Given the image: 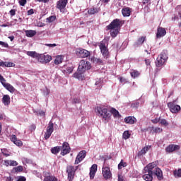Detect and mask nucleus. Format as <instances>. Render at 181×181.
Returning a JSON list of instances; mask_svg holds the SVG:
<instances>
[{
  "label": "nucleus",
  "mask_w": 181,
  "mask_h": 181,
  "mask_svg": "<svg viewBox=\"0 0 181 181\" xmlns=\"http://www.w3.org/2000/svg\"><path fill=\"white\" fill-rule=\"evenodd\" d=\"M27 55L33 59H36L37 62L42 63V64H47V63L52 62V56L49 54L45 55L43 54H38L35 51H28Z\"/></svg>",
  "instance_id": "f257e3e1"
},
{
  "label": "nucleus",
  "mask_w": 181,
  "mask_h": 181,
  "mask_svg": "<svg viewBox=\"0 0 181 181\" xmlns=\"http://www.w3.org/2000/svg\"><path fill=\"white\" fill-rule=\"evenodd\" d=\"M108 40H110L109 37H105L99 44V49L104 59H108V57H110V51L107 47Z\"/></svg>",
  "instance_id": "f03ea898"
},
{
  "label": "nucleus",
  "mask_w": 181,
  "mask_h": 181,
  "mask_svg": "<svg viewBox=\"0 0 181 181\" xmlns=\"http://www.w3.org/2000/svg\"><path fill=\"white\" fill-rule=\"evenodd\" d=\"M96 114L101 117L105 121H110L111 118V113L108 112V110L103 107H97L95 109Z\"/></svg>",
  "instance_id": "7ed1b4c3"
},
{
  "label": "nucleus",
  "mask_w": 181,
  "mask_h": 181,
  "mask_svg": "<svg viewBox=\"0 0 181 181\" xmlns=\"http://www.w3.org/2000/svg\"><path fill=\"white\" fill-rule=\"evenodd\" d=\"M77 169H78V165L76 167L73 165H68L66 167L67 179L69 181L74 180V176H76Z\"/></svg>",
  "instance_id": "20e7f679"
},
{
  "label": "nucleus",
  "mask_w": 181,
  "mask_h": 181,
  "mask_svg": "<svg viewBox=\"0 0 181 181\" xmlns=\"http://www.w3.org/2000/svg\"><path fill=\"white\" fill-rule=\"evenodd\" d=\"M124 25V21H121L118 18L114 19L110 25L107 26V30H111L112 29H121V26Z\"/></svg>",
  "instance_id": "39448f33"
},
{
  "label": "nucleus",
  "mask_w": 181,
  "mask_h": 181,
  "mask_svg": "<svg viewBox=\"0 0 181 181\" xmlns=\"http://www.w3.org/2000/svg\"><path fill=\"white\" fill-rule=\"evenodd\" d=\"M168 59V51H163L157 58V67H162Z\"/></svg>",
  "instance_id": "423d86ee"
},
{
  "label": "nucleus",
  "mask_w": 181,
  "mask_h": 181,
  "mask_svg": "<svg viewBox=\"0 0 181 181\" xmlns=\"http://www.w3.org/2000/svg\"><path fill=\"white\" fill-rule=\"evenodd\" d=\"M79 71L86 72L87 70H90L91 69V64L88 61H86L82 59L79 62V66L78 67Z\"/></svg>",
  "instance_id": "0eeeda50"
},
{
  "label": "nucleus",
  "mask_w": 181,
  "mask_h": 181,
  "mask_svg": "<svg viewBox=\"0 0 181 181\" xmlns=\"http://www.w3.org/2000/svg\"><path fill=\"white\" fill-rule=\"evenodd\" d=\"M54 131V124H53V122L50 121L48 124V126L47 127V129L45 132V134L44 135V138L46 141L52 136V134H53V132Z\"/></svg>",
  "instance_id": "6e6552de"
},
{
  "label": "nucleus",
  "mask_w": 181,
  "mask_h": 181,
  "mask_svg": "<svg viewBox=\"0 0 181 181\" xmlns=\"http://www.w3.org/2000/svg\"><path fill=\"white\" fill-rule=\"evenodd\" d=\"M67 4H69V0H59L57 2L56 8L59 9L62 13H64Z\"/></svg>",
  "instance_id": "1a4fd4ad"
},
{
  "label": "nucleus",
  "mask_w": 181,
  "mask_h": 181,
  "mask_svg": "<svg viewBox=\"0 0 181 181\" xmlns=\"http://www.w3.org/2000/svg\"><path fill=\"white\" fill-rule=\"evenodd\" d=\"M90 53L88 50L79 48L76 50V55L78 57H81V59H84L86 57H89Z\"/></svg>",
  "instance_id": "9d476101"
},
{
  "label": "nucleus",
  "mask_w": 181,
  "mask_h": 181,
  "mask_svg": "<svg viewBox=\"0 0 181 181\" xmlns=\"http://www.w3.org/2000/svg\"><path fill=\"white\" fill-rule=\"evenodd\" d=\"M156 168H158L156 166V163L153 162L144 167V170L146 173H152L153 175V172H155V169H156Z\"/></svg>",
  "instance_id": "9b49d317"
},
{
  "label": "nucleus",
  "mask_w": 181,
  "mask_h": 181,
  "mask_svg": "<svg viewBox=\"0 0 181 181\" xmlns=\"http://www.w3.org/2000/svg\"><path fill=\"white\" fill-rule=\"evenodd\" d=\"M61 149H62L61 155L62 156L67 155V153H70V151H71V148H70V145L67 142L63 143L62 146L61 147Z\"/></svg>",
  "instance_id": "f8f14e48"
},
{
  "label": "nucleus",
  "mask_w": 181,
  "mask_h": 181,
  "mask_svg": "<svg viewBox=\"0 0 181 181\" xmlns=\"http://www.w3.org/2000/svg\"><path fill=\"white\" fill-rule=\"evenodd\" d=\"M168 107L170 108V111H171L173 114H176L181 110V107L179 105H175V103L172 102L168 103Z\"/></svg>",
  "instance_id": "ddd939ff"
},
{
  "label": "nucleus",
  "mask_w": 181,
  "mask_h": 181,
  "mask_svg": "<svg viewBox=\"0 0 181 181\" xmlns=\"http://www.w3.org/2000/svg\"><path fill=\"white\" fill-rule=\"evenodd\" d=\"M102 173L103 177L106 179V180L112 177V174L111 173V170L110 169V167H103Z\"/></svg>",
  "instance_id": "4468645a"
},
{
  "label": "nucleus",
  "mask_w": 181,
  "mask_h": 181,
  "mask_svg": "<svg viewBox=\"0 0 181 181\" xmlns=\"http://www.w3.org/2000/svg\"><path fill=\"white\" fill-rule=\"evenodd\" d=\"M86 155L87 153H86V151H80L75 159L74 165H78L80 162H82L84 160V158H86Z\"/></svg>",
  "instance_id": "2eb2a0df"
},
{
  "label": "nucleus",
  "mask_w": 181,
  "mask_h": 181,
  "mask_svg": "<svg viewBox=\"0 0 181 181\" xmlns=\"http://www.w3.org/2000/svg\"><path fill=\"white\" fill-rule=\"evenodd\" d=\"M153 175L156 176L158 180H163V173L159 167L155 168Z\"/></svg>",
  "instance_id": "dca6fc26"
},
{
  "label": "nucleus",
  "mask_w": 181,
  "mask_h": 181,
  "mask_svg": "<svg viewBox=\"0 0 181 181\" xmlns=\"http://www.w3.org/2000/svg\"><path fill=\"white\" fill-rule=\"evenodd\" d=\"M166 35V30L162 27H158L156 37L157 39H160V37H163V36Z\"/></svg>",
  "instance_id": "f3484780"
},
{
  "label": "nucleus",
  "mask_w": 181,
  "mask_h": 181,
  "mask_svg": "<svg viewBox=\"0 0 181 181\" xmlns=\"http://www.w3.org/2000/svg\"><path fill=\"white\" fill-rule=\"evenodd\" d=\"M84 73L83 71H81L78 68L77 71L74 74L73 77L78 78V80H84Z\"/></svg>",
  "instance_id": "a211bd4d"
},
{
  "label": "nucleus",
  "mask_w": 181,
  "mask_h": 181,
  "mask_svg": "<svg viewBox=\"0 0 181 181\" xmlns=\"http://www.w3.org/2000/svg\"><path fill=\"white\" fill-rule=\"evenodd\" d=\"M43 181H59V179H57L56 176L52 175L50 173H47Z\"/></svg>",
  "instance_id": "6ab92c4d"
},
{
  "label": "nucleus",
  "mask_w": 181,
  "mask_h": 181,
  "mask_svg": "<svg viewBox=\"0 0 181 181\" xmlns=\"http://www.w3.org/2000/svg\"><path fill=\"white\" fill-rule=\"evenodd\" d=\"M180 149V146L179 145H175V144H170L166 148V152H175V151H179Z\"/></svg>",
  "instance_id": "aec40b11"
},
{
  "label": "nucleus",
  "mask_w": 181,
  "mask_h": 181,
  "mask_svg": "<svg viewBox=\"0 0 181 181\" xmlns=\"http://www.w3.org/2000/svg\"><path fill=\"white\" fill-rule=\"evenodd\" d=\"M11 142H13V144H15V145H16L17 146H22V145H23L22 141L18 139V137H16V135L15 134L11 135Z\"/></svg>",
  "instance_id": "412c9836"
},
{
  "label": "nucleus",
  "mask_w": 181,
  "mask_h": 181,
  "mask_svg": "<svg viewBox=\"0 0 181 181\" xmlns=\"http://www.w3.org/2000/svg\"><path fill=\"white\" fill-rule=\"evenodd\" d=\"M97 164H93L90 168V179H94V177L95 176V173H97Z\"/></svg>",
  "instance_id": "4be33fe9"
},
{
  "label": "nucleus",
  "mask_w": 181,
  "mask_h": 181,
  "mask_svg": "<svg viewBox=\"0 0 181 181\" xmlns=\"http://www.w3.org/2000/svg\"><path fill=\"white\" fill-rule=\"evenodd\" d=\"M124 122L126 124H129V125H132L136 122V118L134 116H128L124 118Z\"/></svg>",
  "instance_id": "5701e85b"
},
{
  "label": "nucleus",
  "mask_w": 181,
  "mask_h": 181,
  "mask_svg": "<svg viewBox=\"0 0 181 181\" xmlns=\"http://www.w3.org/2000/svg\"><path fill=\"white\" fill-rule=\"evenodd\" d=\"M142 178L146 181H152L153 180V174L144 171V175L142 176Z\"/></svg>",
  "instance_id": "b1692460"
},
{
  "label": "nucleus",
  "mask_w": 181,
  "mask_h": 181,
  "mask_svg": "<svg viewBox=\"0 0 181 181\" xmlns=\"http://www.w3.org/2000/svg\"><path fill=\"white\" fill-rule=\"evenodd\" d=\"M25 33V36H27V37H33L35 36H36L37 32L35 30H24Z\"/></svg>",
  "instance_id": "393cba45"
},
{
  "label": "nucleus",
  "mask_w": 181,
  "mask_h": 181,
  "mask_svg": "<svg viewBox=\"0 0 181 181\" xmlns=\"http://www.w3.org/2000/svg\"><path fill=\"white\" fill-rule=\"evenodd\" d=\"M100 11H101L100 7L93 6L88 10V15H95V13H98Z\"/></svg>",
  "instance_id": "a878e982"
},
{
  "label": "nucleus",
  "mask_w": 181,
  "mask_h": 181,
  "mask_svg": "<svg viewBox=\"0 0 181 181\" xmlns=\"http://www.w3.org/2000/svg\"><path fill=\"white\" fill-rule=\"evenodd\" d=\"M3 86L6 90H8V91H9L10 93H15L16 91L15 88L12 85H11V83L5 82L4 83H3Z\"/></svg>",
  "instance_id": "bb28decb"
},
{
  "label": "nucleus",
  "mask_w": 181,
  "mask_h": 181,
  "mask_svg": "<svg viewBox=\"0 0 181 181\" xmlns=\"http://www.w3.org/2000/svg\"><path fill=\"white\" fill-rule=\"evenodd\" d=\"M151 149V146H146L140 151L138 152L137 156H142L145 155Z\"/></svg>",
  "instance_id": "cd10ccee"
},
{
  "label": "nucleus",
  "mask_w": 181,
  "mask_h": 181,
  "mask_svg": "<svg viewBox=\"0 0 181 181\" xmlns=\"http://www.w3.org/2000/svg\"><path fill=\"white\" fill-rule=\"evenodd\" d=\"M2 103L4 105H9L11 104V97H9V95H4L3 96Z\"/></svg>",
  "instance_id": "c85d7f7f"
},
{
  "label": "nucleus",
  "mask_w": 181,
  "mask_h": 181,
  "mask_svg": "<svg viewBox=\"0 0 181 181\" xmlns=\"http://www.w3.org/2000/svg\"><path fill=\"white\" fill-rule=\"evenodd\" d=\"M122 13L123 16H131V9L129 7L123 8L122 9Z\"/></svg>",
  "instance_id": "c756f323"
},
{
  "label": "nucleus",
  "mask_w": 181,
  "mask_h": 181,
  "mask_svg": "<svg viewBox=\"0 0 181 181\" xmlns=\"http://www.w3.org/2000/svg\"><path fill=\"white\" fill-rule=\"evenodd\" d=\"M118 33H119V29L118 28H112L110 30V36L112 37H117Z\"/></svg>",
  "instance_id": "7c9ffc66"
},
{
  "label": "nucleus",
  "mask_w": 181,
  "mask_h": 181,
  "mask_svg": "<svg viewBox=\"0 0 181 181\" xmlns=\"http://www.w3.org/2000/svg\"><path fill=\"white\" fill-rule=\"evenodd\" d=\"M54 64L58 65V64H62L63 63V57L61 55L57 56L54 61Z\"/></svg>",
  "instance_id": "2f4dec72"
},
{
  "label": "nucleus",
  "mask_w": 181,
  "mask_h": 181,
  "mask_svg": "<svg viewBox=\"0 0 181 181\" xmlns=\"http://www.w3.org/2000/svg\"><path fill=\"white\" fill-rule=\"evenodd\" d=\"M130 74L133 78H136V77H139V76H141V72L137 70L133 69Z\"/></svg>",
  "instance_id": "473e14b6"
},
{
  "label": "nucleus",
  "mask_w": 181,
  "mask_h": 181,
  "mask_svg": "<svg viewBox=\"0 0 181 181\" xmlns=\"http://www.w3.org/2000/svg\"><path fill=\"white\" fill-rule=\"evenodd\" d=\"M91 61L93 62V63H95V64H104V63L103 62V59L100 58L93 57L91 59Z\"/></svg>",
  "instance_id": "72a5a7b5"
},
{
  "label": "nucleus",
  "mask_w": 181,
  "mask_h": 181,
  "mask_svg": "<svg viewBox=\"0 0 181 181\" xmlns=\"http://www.w3.org/2000/svg\"><path fill=\"white\" fill-rule=\"evenodd\" d=\"M60 149H61L60 146H55V147L51 148V152L54 155H57V153H59V152H60Z\"/></svg>",
  "instance_id": "f704fd0d"
},
{
  "label": "nucleus",
  "mask_w": 181,
  "mask_h": 181,
  "mask_svg": "<svg viewBox=\"0 0 181 181\" xmlns=\"http://www.w3.org/2000/svg\"><path fill=\"white\" fill-rule=\"evenodd\" d=\"M173 175L175 177H181V168L173 171Z\"/></svg>",
  "instance_id": "c9c22d12"
},
{
  "label": "nucleus",
  "mask_w": 181,
  "mask_h": 181,
  "mask_svg": "<svg viewBox=\"0 0 181 181\" xmlns=\"http://www.w3.org/2000/svg\"><path fill=\"white\" fill-rule=\"evenodd\" d=\"M131 137V134H129V131H124L122 134L123 139H129Z\"/></svg>",
  "instance_id": "e433bc0d"
},
{
  "label": "nucleus",
  "mask_w": 181,
  "mask_h": 181,
  "mask_svg": "<svg viewBox=\"0 0 181 181\" xmlns=\"http://www.w3.org/2000/svg\"><path fill=\"white\" fill-rule=\"evenodd\" d=\"M110 112L115 117H119V112H118L115 108H112Z\"/></svg>",
  "instance_id": "4c0bfd02"
},
{
  "label": "nucleus",
  "mask_w": 181,
  "mask_h": 181,
  "mask_svg": "<svg viewBox=\"0 0 181 181\" xmlns=\"http://www.w3.org/2000/svg\"><path fill=\"white\" fill-rule=\"evenodd\" d=\"M127 163L124 162V160H121L120 163L118 165V169H122L123 168H126Z\"/></svg>",
  "instance_id": "58836bf2"
},
{
  "label": "nucleus",
  "mask_w": 181,
  "mask_h": 181,
  "mask_svg": "<svg viewBox=\"0 0 181 181\" xmlns=\"http://www.w3.org/2000/svg\"><path fill=\"white\" fill-rule=\"evenodd\" d=\"M160 124L163 126V127H168V125H169V122H168V121L165 119H160Z\"/></svg>",
  "instance_id": "ea45409f"
},
{
  "label": "nucleus",
  "mask_w": 181,
  "mask_h": 181,
  "mask_svg": "<svg viewBox=\"0 0 181 181\" xmlns=\"http://www.w3.org/2000/svg\"><path fill=\"white\" fill-rule=\"evenodd\" d=\"M1 153L4 155V156H6V158H8V156H10L9 152L6 148L1 149Z\"/></svg>",
  "instance_id": "a19ab883"
},
{
  "label": "nucleus",
  "mask_w": 181,
  "mask_h": 181,
  "mask_svg": "<svg viewBox=\"0 0 181 181\" xmlns=\"http://www.w3.org/2000/svg\"><path fill=\"white\" fill-rule=\"evenodd\" d=\"M73 70H74V66H67L65 72L68 73V74H70L71 73H73Z\"/></svg>",
  "instance_id": "79ce46f5"
},
{
  "label": "nucleus",
  "mask_w": 181,
  "mask_h": 181,
  "mask_svg": "<svg viewBox=\"0 0 181 181\" xmlns=\"http://www.w3.org/2000/svg\"><path fill=\"white\" fill-rule=\"evenodd\" d=\"M47 21L49 23H52V22H54L56 21V16H51L49 18H47Z\"/></svg>",
  "instance_id": "37998d69"
},
{
  "label": "nucleus",
  "mask_w": 181,
  "mask_h": 181,
  "mask_svg": "<svg viewBox=\"0 0 181 181\" xmlns=\"http://www.w3.org/2000/svg\"><path fill=\"white\" fill-rule=\"evenodd\" d=\"M15 172H23V167L22 165H18V167H16L13 168Z\"/></svg>",
  "instance_id": "c03bdc74"
},
{
  "label": "nucleus",
  "mask_w": 181,
  "mask_h": 181,
  "mask_svg": "<svg viewBox=\"0 0 181 181\" xmlns=\"http://www.w3.org/2000/svg\"><path fill=\"white\" fill-rule=\"evenodd\" d=\"M18 163L16 160H10V166H18Z\"/></svg>",
  "instance_id": "a18cd8bd"
},
{
  "label": "nucleus",
  "mask_w": 181,
  "mask_h": 181,
  "mask_svg": "<svg viewBox=\"0 0 181 181\" xmlns=\"http://www.w3.org/2000/svg\"><path fill=\"white\" fill-rule=\"evenodd\" d=\"M146 40V37H141L140 38L138 39V43L139 45H142L144 43V42H145Z\"/></svg>",
  "instance_id": "49530a36"
},
{
  "label": "nucleus",
  "mask_w": 181,
  "mask_h": 181,
  "mask_svg": "<svg viewBox=\"0 0 181 181\" xmlns=\"http://www.w3.org/2000/svg\"><path fill=\"white\" fill-rule=\"evenodd\" d=\"M162 131H163V129L159 128V127H156L153 129V132H155L156 134H160V132H162Z\"/></svg>",
  "instance_id": "de8ad7c7"
},
{
  "label": "nucleus",
  "mask_w": 181,
  "mask_h": 181,
  "mask_svg": "<svg viewBox=\"0 0 181 181\" xmlns=\"http://www.w3.org/2000/svg\"><path fill=\"white\" fill-rule=\"evenodd\" d=\"M0 82L1 83L2 86L4 84V83L6 82V79L2 76V75L0 74Z\"/></svg>",
  "instance_id": "09e8293b"
},
{
  "label": "nucleus",
  "mask_w": 181,
  "mask_h": 181,
  "mask_svg": "<svg viewBox=\"0 0 181 181\" xmlns=\"http://www.w3.org/2000/svg\"><path fill=\"white\" fill-rule=\"evenodd\" d=\"M27 2L28 1L26 0H20L19 1V4H20L21 6H25V5H26Z\"/></svg>",
  "instance_id": "8fccbe9b"
},
{
  "label": "nucleus",
  "mask_w": 181,
  "mask_h": 181,
  "mask_svg": "<svg viewBox=\"0 0 181 181\" xmlns=\"http://www.w3.org/2000/svg\"><path fill=\"white\" fill-rule=\"evenodd\" d=\"M9 13H10L11 16H15V15H16V9H11L9 11Z\"/></svg>",
  "instance_id": "3c124183"
},
{
  "label": "nucleus",
  "mask_w": 181,
  "mask_h": 181,
  "mask_svg": "<svg viewBox=\"0 0 181 181\" xmlns=\"http://www.w3.org/2000/svg\"><path fill=\"white\" fill-rule=\"evenodd\" d=\"M37 115H40V117H45V115H46V113H45V112L42 110H40L38 112H37Z\"/></svg>",
  "instance_id": "603ef678"
},
{
  "label": "nucleus",
  "mask_w": 181,
  "mask_h": 181,
  "mask_svg": "<svg viewBox=\"0 0 181 181\" xmlns=\"http://www.w3.org/2000/svg\"><path fill=\"white\" fill-rule=\"evenodd\" d=\"M160 122V118H155L151 120V122H153V124H158V122Z\"/></svg>",
  "instance_id": "864d4df0"
},
{
  "label": "nucleus",
  "mask_w": 181,
  "mask_h": 181,
  "mask_svg": "<svg viewBox=\"0 0 181 181\" xmlns=\"http://www.w3.org/2000/svg\"><path fill=\"white\" fill-rule=\"evenodd\" d=\"M72 104H80V100L78 98H74L72 100Z\"/></svg>",
  "instance_id": "5fc2aeb1"
},
{
  "label": "nucleus",
  "mask_w": 181,
  "mask_h": 181,
  "mask_svg": "<svg viewBox=\"0 0 181 181\" xmlns=\"http://www.w3.org/2000/svg\"><path fill=\"white\" fill-rule=\"evenodd\" d=\"M4 166H10V160H4Z\"/></svg>",
  "instance_id": "6e6d98bb"
},
{
  "label": "nucleus",
  "mask_w": 181,
  "mask_h": 181,
  "mask_svg": "<svg viewBox=\"0 0 181 181\" xmlns=\"http://www.w3.org/2000/svg\"><path fill=\"white\" fill-rule=\"evenodd\" d=\"M1 46H4V47H9V45L8 43H6L4 42L0 41Z\"/></svg>",
  "instance_id": "4d7b16f0"
},
{
  "label": "nucleus",
  "mask_w": 181,
  "mask_h": 181,
  "mask_svg": "<svg viewBox=\"0 0 181 181\" xmlns=\"http://www.w3.org/2000/svg\"><path fill=\"white\" fill-rule=\"evenodd\" d=\"M119 80L120 81V83L125 84V83H127V79H125L124 78L120 77L119 78Z\"/></svg>",
  "instance_id": "13d9d810"
},
{
  "label": "nucleus",
  "mask_w": 181,
  "mask_h": 181,
  "mask_svg": "<svg viewBox=\"0 0 181 181\" xmlns=\"http://www.w3.org/2000/svg\"><path fill=\"white\" fill-rule=\"evenodd\" d=\"M16 181H26V177H25L24 176H20Z\"/></svg>",
  "instance_id": "bf43d9fd"
},
{
  "label": "nucleus",
  "mask_w": 181,
  "mask_h": 181,
  "mask_svg": "<svg viewBox=\"0 0 181 181\" xmlns=\"http://www.w3.org/2000/svg\"><path fill=\"white\" fill-rule=\"evenodd\" d=\"M13 66V63L12 62H6L5 67H12Z\"/></svg>",
  "instance_id": "052dcab7"
},
{
  "label": "nucleus",
  "mask_w": 181,
  "mask_h": 181,
  "mask_svg": "<svg viewBox=\"0 0 181 181\" xmlns=\"http://www.w3.org/2000/svg\"><path fill=\"white\" fill-rule=\"evenodd\" d=\"M45 46H47L48 47H56L57 45L56 44H45Z\"/></svg>",
  "instance_id": "680f3d73"
},
{
  "label": "nucleus",
  "mask_w": 181,
  "mask_h": 181,
  "mask_svg": "<svg viewBox=\"0 0 181 181\" xmlns=\"http://www.w3.org/2000/svg\"><path fill=\"white\" fill-rule=\"evenodd\" d=\"M143 5H146V4H151V0H142Z\"/></svg>",
  "instance_id": "e2e57ef3"
},
{
  "label": "nucleus",
  "mask_w": 181,
  "mask_h": 181,
  "mask_svg": "<svg viewBox=\"0 0 181 181\" xmlns=\"http://www.w3.org/2000/svg\"><path fill=\"white\" fill-rule=\"evenodd\" d=\"M145 63L146 66H151V59H145Z\"/></svg>",
  "instance_id": "0e129e2a"
},
{
  "label": "nucleus",
  "mask_w": 181,
  "mask_h": 181,
  "mask_svg": "<svg viewBox=\"0 0 181 181\" xmlns=\"http://www.w3.org/2000/svg\"><path fill=\"white\" fill-rule=\"evenodd\" d=\"M33 13H35V11L33 8L28 11V15H33Z\"/></svg>",
  "instance_id": "69168bd1"
},
{
  "label": "nucleus",
  "mask_w": 181,
  "mask_h": 181,
  "mask_svg": "<svg viewBox=\"0 0 181 181\" xmlns=\"http://www.w3.org/2000/svg\"><path fill=\"white\" fill-rule=\"evenodd\" d=\"M118 181H124V177L122 175H118Z\"/></svg>",
  "instance_id": "338daca9"
},
{
  "label": "nucleus",
  "mask_w": 181,
  "mask_h": 181,
  "mask_svg": "<svg viewBox=\"0 0 181 181\" xmlns=\"http://www.w3.org/2000/svg\"><path fill=\"white\" fill-rule=\"evenodd\" d=\"M6 181H13L12 177L8 176L6 177Z\"/></svg>",
  "instance_id": "774afa93"
}]
</instances>
